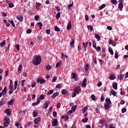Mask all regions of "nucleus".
<instances>
[{
    "mask_svg": "<svg viewBox=\"0 0 128 128\" xmlns=\"http://www.w3.org/2000/svg\"><path fill=\"white\" fill-rule=\"evenodd\" d=\"M42 62V58L40 56H37L34 57L32 60L33 64L34 66H38Z\"/></svg>",
    "mask_w": 128,
    "mask_h": 128,
    "instance_id": "nucleus-1",
    "label": "nucleus"
},
{
    "mask_svg": "<svg viewBox=\"0 0 128 128\" xmlns=\"http://www.w3.org/2000/svg\"><path fill=\"white\" fill-rule=\"evenodd\" d=\"M40 100H44V94H41L40 96L37 98L36 102L32 103V106H36L40 104Z\"/></svg>",
    "mask_w": 128,
    "mask_h": 128,
    "instance_id": "nucleus-2",
    "label": "nucleus"
},
{
    "mask_svg": "<svg viewBox=\"0 0 128 128\" xmlns=\"http://www.w3.org/2000/svg\"><path fill=\"white\" fill-rule=\"evenodd\" d=\"M106 104L104 105V108H106V110H108L110 108V104H112V102H110V99L108 98L106 99Z\"/></svg>",
    "mask_w": 128,
    "mask_h": 128,
    "instance_id": "nucleus-3",
    "label": "nucleus"
},
{
    "mask_svg": "<svg viewBox=\"0 0 128 128\" xmlns=\"http://www.w3.org/2000/svg\"><path fill=\"white\" fill-rule=\"evenodd\" d=\"M10 124V118L6 117L4 119V126H8Z\"/></svg>",
    "mask_w": 128,
    "mask_h": 128,
    "instance_id": "nucleus-4",
    "label": "nucleus"
},
{
    "mask_svg": "<svg viewBox=\"0 0 128 128\" xmlns=\"http://www.w3.org/2000/svg\"><path fill=\"white\" fill-rule=\"evenodd\" d=\"M37 82H38V84H44V82H46V80L44 78H38L37 79Z\"/></svg>",
    "mask_w": 128,
    "mask_h": 128,
    "instance_id": "nucleus-5",
    "label": "nucleus"
},
{
    "mask_svg": "<svg viewBox=\"0 0 128 128\" xmlns=\"http://www.w3.org/2000/svg\"><path fill=\"white\" fill-rule=\"evenodd\" d=\"M88 82L86 80V78H84L82 82V86L86 88V82Z\"/></svg>",
    "mask_w": 128,
    "mask_h": 128,
    "instance_id": "nucleus-6",
    "label": "nucleus"
},
{
    "mask_svg": "<svg viewBox=\"0 0 128 128\" xmlns=\"http://www.w3.org/2000/svg\"><path fill=\"white\" fill-rule=\"evenodd\" d=\"M52 126H58V120L52 119Z\"/></svg>",
    "mask_w": 128,
    "mask_h": 128,
    "instance_id": "nucleus-7",
    "label": "nucleus"
},
{
    "mask_svg": "<svg viewBox=\"0 0 128 128\" xmlns=\"http://www.w3.org/2000/svg\"><path fill=\"white\" fill-rule=\"evenodd\" d=\"M6 90L7 88L4 87V88L2 90V94L4 96H6Z\"/></svg>",
    "mask_w": 128,
    "mask_h": 128,
    "instance_id": "nucleus-8",
    "label": "nucleus"
},
{
    "mask_svg": "<svg viewBox=\"0 0 128 128\" xmlns=\"http://www.w3.org/2000/svg\"><path fill=\"white\" fill-rule=\"evenodd\" d=\"M4 113L7 114V116H10L12 114L10 109L8 108L4 110Z\"/></svg>",
    "mask_w": 128,
    "mask_h": 128,
    "instance_id": "nucleus-9",
    "label": "nucleus"
},
{
    "mask_svg": "<svg viewBox=\"0 0 128 128\" xmlns=\"http://www.w3.org/2000/svg\"><path fill=\"white\" fill-rule=\"evenodd\" d=\"M109 78L110 80H116V75L114 74H110Z\"/></svg>",
    "mask_w": 128,
    "mask_h": 128,
    "instance_id": "nucleus-10",
    "label": "nucleus"
},
{
    "mask_svg": "<svg viewBox=\"0 0 128 128\" xmlns=\"http://www.w3.org/2000/svg\"><path fill=\"white\" fill-rule=\"evenodd\" d=\"M59 94L60 93L58 92L54 93V94L51 96L52 98V100H54V98H56V96H58Z\"/></svg>",
    "mask_w": 128,
    "mask_h": 128,
    "instance_id": "nucleus-11",
    "label": "nucleus"
},
{
    "mask_svg": "<svg viewBox=\"0 0 128 128\" xmlns=\"http://www.w3.org/2000/svg\"><path fill=\"white\" fill-rule=\"evenodd\" d=\"M82 90L80 88V86H78L75 88V89L74 90V92H76V94H78L80 92V90Z\"/></svg>",
    "mask_w": 128,
    "mask_h": 128,
    "instance_id": "nucleus-12",
    "label": "nucleus"
},
{
    "mask_svg": "<svg viewBox=\"0 0 128 128\" xmlns=\"http://www.w3.org/2000/svg\"><path fill=\"white\" fill-rule=\"evenodd\" d=\"M72 78H74L76 82L78 80V78H76V74L74 72H72Z\"/></svg>",
    "mask_w": 128,
    "mask_h": 128,
    "instance_id": "nucleus-13",
    "label": "nucleus"
},
{
    "mask_svg": "<svg viewBox=\"0 0 128 128\" xmlns=\"http://www.w3.org/2000/svg\"><path fill=\"white\" fill-rule=\"evenodd\" d=\"M112 88H114V90H118V83L114 82H113L112 84Z\"/></svg>",
    "mask_w": 128,
    "mask_h": 128,
    "instance_id": "nucleus-14",
    "label": "nucleus"
},
{
    "mask_svg": "<svg viewBox=\"0 0 128 128\" xmlns=\"http://www.w3.org/2000/svg\"><path fill=\"white\" fill-rule=\"evenodd\" d=\"M38 114V111L34 110L32 112V116L33 118H36V116Z\"/></svg>",
    "mask_w": 128,
    "mask_h": 128,
    "instance_id": "nucleus-15",
    "label": "nucleus"
},
{
    "mask_svg": "<svg viewBox=\"0 0 128 128\" xmlns=\"http://www.w3.org/2000/svg\"><path fill=\"white\" fill-rule=\"evenodd\" d=\"M67 30H70V28H72V22L70 21L69 22L67 27H66Z\"/></svg>",
    "mask_w": 128,
    "mask_h": 128,
    "instance_id": "nucleus-16",
    "label": "nucleus"
},
{
    "mask_svg": "<svg viewBox=\"0 0 128 128\" xmlns=\"http://www.w3.org/2000/svg\"><path fill=\"white\" fill-rule=\"evenodd\" d=\"M40 122V118H36L34 120V122L36 124H38V122Z\"/></svg>",
    "mask_w": 128,
    "mask_h": 128,
    "instance_id": "nucleus-17",
    "label": "nucleus"
},
{
    "mask_svg": "<svg viewBox=\"0 0 128 128\" xmlns=\"http://www.w3.org/2000/svg\"><path fill=\"white\" fill-rule=\"evenodd\" d=\"M82 44L84 46V52H86V48H88V42H86L85 43H82Z\"/></svg>",
    "mask_w": 128,
    "mask_h": 128,
    "instance_id": "nucleus-18",
    "label": "nucleus"
},
{
    "mask_svg": "<svg viewBox=\"0 0 128 128\" xmlns=\"http://www.w3.org/2000/svg\"><path fill=\"white\" fill-rule=\"evenodd\" d=\"M16 18L17 20H20V22H22V20H24V16H17Z\"/></svg>",
    "mask_w": 128,
    "mask_h": 128,
    "instance_id": "nucleus-19",
    "label": "nucleus"
},
{
    "mask_svg": "<svg viewBox=\"0 0 128 128\" xmlns=\"http://www.w3.org/2000/svg\"><path fill=\"white\" fill-rule=\"evenodd\" d=\"M14 89V84L12 83V80H10V84L9 86V90Z\"/></svg>",
    "mask_w": 128,
    "mask_h": 128,
    "instance_id": "nucleus-20",
    "label": "nucleus"
},
{
    "mask_svg": "<svg viewBox=\"0 0 128 128\" xmlns=\"http://www.w3.org/2000/svg\"><path fill=\"white\" fill-rule=\"evenodd\" d=\"M15 100L14 98L12 99L10 102H8V106H12Z\"/></svg>",
    "mask_w": 128,
    "mask_h": 128,
    "instance_id": "nucleus-21",
    "label": "nucleus"
},
{
    "mask_svg": "<svg viewBox=\"0 0 128 128\" xmlns=\"http://www.w3.org/2000/svg\"><path fill=\"white\" fill-rule=\"evenodd\" d=\"M62 94H68V90H63L62 92Z\"/></svg>",
    "mask_w": 128,
    "mask_h": 128,
    "instance_id": "nucleus-22",
    "label": "nucleus"
},
{
    "mask_svg": "<svg viewBox=\"0 0 128 128\" xmlns=\"http://www.w3.org/2000/svg\"><path fill=\"white\" fill-rule=\"evenodd\" d=\"M124 8V4H118V8L120 12L122 10V8Z\"/></svg>",
    "mask_w": 128,
    "mask_h": 128,
    "instance_id": "nucleus-23",
    "label": "nucleus"
},
{
    "mask_svg": "<svg viewBox=\"0 0 128 128\" xmlns=\"http://www.w3.org/2000/svg\"><path fill=\"white\" fill-rule=\"evenodd\" d=\"M87 28L88 30H90V32H92V30H94V27H92V26H90V25H88L87 26Z\"/></svg>",
    "mask_w": 128,
    "mask_h": 128,
    "instance_id": "nucleus-24",
    "label": "nucleus"
},
{
    "mask_svg": "<svg viewBox=\"0 0 128 128\" xmlns=\"http://www.w3.org/2000/svg\"><path fill=\"white\" fill-rule=\"evenodd\" d=\"M22 64H20L18 67V72H22Z\"/></svg>",
    "mask_w": 128,
    "mask_h": 128,
    "instance_id": "nucleus-25",
    "label": "nucleus"
},
{
    "mask_svg": "<svg viewBox=\"0 0 128 128\" xmlns=\"http://www.w3.org/2000/svg\"><path fill=\"white\" fill-rule=\"evenodd\" d=\"M62 60H66V58H68V56L66 55H64V53H62Z\"/></svg>",
    "mask_w": 128,
    "mask_h": 128,
    "instance_id": "nucleus-26",
    "label": "nucleus"
},
{
    "mask_svg": "<svg viewBox=\"0 0 128 128\" xmlns=\"http://www.w3.org/2000/svg\"><path fill=\"white\" fill-rule=\"evenodd\" d=\"M95 38L97 40L100 42V36L98 35V34H95Z\"/></svg>",
    "mask_w": 128,
    "mask_h": 128,
    "instance_id": "nucleus-27",
    "label": "nucleus"
},
{
    "mask_svg": "<svg viewBox=\"0 0 128 128\" xmlns=\"http://www.w3.org/2000/svg\"><path fill=\"white\" fill-rule=\"evenodd\" d=\"M18 80H16L14 82V90H16V88H18Z\"/></svg>",
    "mask_w": 128,
    "mask_h": 128,
    "instance_id": "nucleus-28",
    "label": "nucleus"
},
{
    "mask_svg": "<svg viewBox=\"0 0 128 128\" xmlns=\"http://www.w3.org/2000/svg\"><path fill=\"white\" fill-rule=\"evenodd\" d=\"M54 94V90H50L49 92H47V96H50V94Z\"/></svg>",
    "mask_w": 128,
    "mask_h": 128,
    "instance_id": "nucleus-29",
    "label": "nucleus"
},
{
    "mask_svg": "<svg viewBox=\"0 0 128 128\" xmlns=\"http://www.w3.org/2000/svg\"><path fill=\"white\" fill-rule=\"evenodd\" d=\"M108 52H110V54L112 56L114 54V51L112 50V48H111V47H109L108 48Z\"/></svg>",
    "mask_w": 128,
    "mask_h": 128,
    "instance_id": "nucleus-30",
    "label": "nucleus"
},
{
    "mask_svg": "<svg viewBox=\"0 0 128 128\" xmlns=\"http://www.w3.org/2000/svg\"><path fill=\"white\" fill-rule=\"evenodd\" d=\"M110 93L112 94V96H116L117 94L116 92L114 91V90H111Z\"/></svg>",
    "mask_w": 128,
    "mask_h": 128,
    "instance_id": "nucleus-31",
    "label": "nucleus"
},
{
    "mask_svg": "<svg viewBox=\"0 0 128 128\" xmlns=\"http://www.w3.org/2000/svg\"><path fill=\"white\" fill-rule=\"evenodd\" d=\"M71 110H72V112H76V106L75 105L74 106H72Z\"/></svg>",
    "mask_w": 128,
    "mask_h": 128,
    "instance_id": "nucleus-32",
    "label": "nucleus"
},
{
    "mask_svg": "<svg viewBox=\"0 0 128 128\" xmlns=\"http://www.w3.org/2000/svg\"><path fill=\"white\" fill-rule=\"evenodd\" d=\"M70 46H71L72 48H74V40H72V42H70Z\"/></svg>",
    "mask_w": 128,
    "mask_h": 128,
    "instance_id": "nucleus-33",
    "label": "nucleus"
},
{
    "mask_svg": "<svg viewBox=\"0 0 128 128\" xmlns=\"http://www.w3.org/2000/svg\"><path fill=\"white\" fill-rule=\"evenodd\" d=\"M46 70H52V66H50V64L46 65Z\"/></svg>",
    "mask_w": 128,
    "mask_h": 128,
    "instance_id": "nucleus-34",
    "label": "nucleus"
},
{
    "mask_svg": "<svg viewBox=\"0 0 128 128\" xmlns=\"http://www.w3.org/2000/svg\"><path fill=\"white\" fill-rule=\"evenodd\" d=\"M32 124V122H28V123H26V124L24 126L25 128H26V127H28V126H30V124Z\"/></svg>",
    "mask_w": 128,
    "mask_h": 128,
    "instance_id": "nucleus-35",
    "label": "nucleus"
},
{
    "mask_svg": "<svg viewBox=\"0 0 128 128\" xmlns=\"http://www.w3.org/2000/svg\"><path fill=\"white\" fill-rule=\"evenodd\" d=\"M6 104V101H4V100H0V106H4Z\"/></svg>",
    "mask_w": 128,
    "mask_h": 128,
    "instance_id": "nucleus-36",
    "label": "nucleus"
},
{
    "mask_svg": "<svg viewBox=\"0 0 128 128\" xmlns=\"http://www.w3.org/2000/svg\"><path fill=\"white\" fill-rule=\"evenodd\" d=\"M92 44L93 48H96V41L93 40L92 42Z\"/></svg>",
    "mask_w": 128,
    "mask_h": 128,
    "instance_id": "nucleus-37",
    "label": "nucleus"
},
{
    "mask_svg": "<svg viewBox=\"0 0 128 128\" xmlns=\"http://www.w3.org/2000/svg\"><path fill=\"white\" fill-rule=\"evenodd\" d=\"M118 80H123L124 78V76L122 74H120L118 76Z\"/></svg>",
    "mask_w": 128,
    "mask_h": 128,
    "instance_id": "nucleus-38",
    "label": "nucleus"
},
{
    "mask_svg": "<svg viewBox=\"0 0 128 128\" xmlns=\"http://www.w3.org/2000/svg\"><path fill=\"white\" fill-rule=\"evenodd\" d=\"M106 4H103L102 5H101L100 7H99V10H102V8H104V7L106 6Z\"/></svg>",
    "mask_w": 128,
    "mask_h": 128,
    "instance_id": "nucleus-39",
    "label": "nucleus"
},
{
    "mask_svg": "<svg viewBox=\"0 0 128 128\" xmlns=\"http://www.w3.org/2000/svg\"><path fill=\"white\" fill-rule=\"evenodd\" d=\"M40 4L38 2H36V10H40Z\"/></svg>",
    "mask_w": 128,
    "mask_h": 128,
    "instance_id": "nucleus-40",
    "label": "nucleus"
},
{
    "mask_svg": "<svg viewBox=\"0 0 128 128\" xmlns=\"http://www.w3.org/2000/svg\"><path fill=\"white\" fill-rule=\"evenodd\" d=\"M60 64H62V62H57L56 66V68H60Z\"/></svg>",
    "mask_w": 128,
    "mask_h": 128,
    "instance_id": "nucleus-41",
    "label": "nucleus"
},
{
    "mask_svg": "<svg viewBox=\"0 0 128 128\" xmlns=\"http://www.w3.org/2000/svg\"><path fill=\"white\" fill-rule=\"evenodd\" d=\"M4 44H6V41L3 40L2 42L0 43V46L2 48Z\"/></svg>",
    "mask_w": 128,
    "mask_h": 128,
    "instance_id": "nucleus-42",
    "label": "nucleus"
},
{
    "mask_svg": "<svg viewBox=\"0 0 128 128\" xmlns=\"http://www.w3.org/2000/svg\"><path fill=\"white\" fill-rule=\"evenodd\" d=\"M88 68H90V66H88V64H86L85 66L86 72H88Z\"/></svg>",
    "mask_w": 128,
    "mask_h": 128,
    "instance_id": "nucleus-43",
    "label": "nucleus"
},
{
    "mask_svg": "<svg viewBox=\"0 0 128 128\" xmlns=\"http://www.w3.org/2000/svg\"><path fill=\"white\" fill-rule=\"evenodd\" d=\"M74 6V3L70 4L68 6V10H70V8H72Z\"/></svg>",
    "mask_w": 128,
    "mask_h": 128,
    "instance_id": "nucleus-44",
    "label": "nucleus"
},
{
    "mask_svg": "<svg viewBox=\"0 0 128 128\" xmlns=\"http://www.w3.org/2000/svg\"><path fill=\"white\" fill-rule=\"evenodd\" d=\"M111 2L113 4H118L116 0H111Z\"/></svg>",
    "mask_w": 128,
    "mask_h": 128,
    "instance_id": "nucleus-45",
    "label": "nucleus"
},
{
    "mask_svg": "<svg viewBox=\"0 0 128 128\" xmlns=\"http://www.w3.org/2000/svg\"><path fill=\"white\" fill-rule=\"evenodd\" d=\"M91 98H92V100L96 102V96H94V94H92L91 96Z\"/></svg>",
    "mask_w": 128,
    "mask_h": 128,
    "instance_id": "nucleus-46",
    "label": "nucleus"
},
{
    "mask_svg": "<svg viewBox=\"0 0 128 128\" xmlns=\"http://www.w3.org/2000/svg\"><path fill=\"white\" fill-rule=\"evenodd\" d=\"M88 106H86L85 108H84L82 110V112H83V114H84V112H86V110H88Z\"/></svg>",
    "mask_w": 128,
    "mask_h": 128,
    "instance_id": "nucleus-47",
    "label": "nucleus"
},
{
    "mask_svg": "<svg viewBox=\"0 0 128 128\" xmlns=\"http://www.w3.org/2000/svg\"><path fill=\"white\" fill-rule=\"evenodd\" d=\"M9 22H10L11 24L12 25V26H16V25H14V20H8Z\"/></svg>",
    "mask_w": 128,
    "mask_h": 128,
    "instance_id": "nucleus-48",
    "label": "nucleus"
},
{
    "mask_svg": "<svg viewBox=\"0 0 128 128\" xmlns=\"http://www.w3.org/2000/svg\"><path fill=\"white\" fill-rule=\"evenodd\" d=\"M88 118H85V119H82V122H88Z\"/></svg>",
    "mask_w": 128,
    "mask_h": 128,
    "instance_id": "nucleus-49",
    "label": "nucleus"
},
{
    "mask_svg": "<svg viewBox=\"0 0 128 128\" xmlns=\"http://www.w3.org/2000/svg\"><path fill=\"white\" fill-rule=\"evenodd\" d=\"M24 82H26V80H22L21 84H20L21 86H24Z\"/></svg>",
    "mask_w": 128,
    "mask_h": 128,
    "instance_id": "nucleus-50",
    "label": "nucleus"
},
{
    "mask_svg": "<svg viewBox=\"0 0 128 128\" xmlns=\"http://www.w3.org/2000/svg\"><path fill=\"white\" fill-rule=\"evenodd\" d=\"M60 12H58L56 14V18H60Z\"/></svg>",
    "mask_w": 128,
    "mask_h": 128,
    "instance_id": "nucleus-51",
    "label": "nucleus"
},
{
    "mask_svg": "<svg viewBox=\"0 0 128 128\" xmlns=\"http://www.w3.org/2000/svg\"><path fill=\"white\" fill-rule=\"evenodd\" d=\"M95 50H96V52H100V46H98V47H96V48H95Z\"/></svg>",
    "mask_w": 128,
    "mask_h": 128,
    "instance_id": "nucleus-52",
    "label": "nucleus"
},
{
    "mask_svg": "<svg viewBox=\"0 0 128 128\" xmlns=\"http://www.w3.org/2000/svg\"><path fill=\"white\" fill-rule=\"evenodd\" d=\"M54 30H56V32H60V28L58 27V26H56L54 27Z\"/></svg>",
    "mask_w": 128,
    "mask_h": 128,
    "instance_id": "nucleus-53",
    "label": "nucleus"
},
{
    "mask_svg": "<svg viewBox=\"0 0 128 128\" xmlns=\"http://www.w3.org/2000/svg\"><path fill=\"white\" fill-rule=\"evenodd\" d=\"M56 88H62V84H58L56 86Z\"/></svg>",
    "mask_w": 128,
    "mask_h": 128,
    "instance_id": "nucleus-54",
    "label": "nucleus"
},
{
    "mask_svg": "<svg viewBox=\"0 0 128 128\" xmlns=\"http://www.w3.org/2000/svg\"><path fill=\"white\" fill-rule=\"evenodd\" d=\"M57 114H58L56 113V111L53 112V116L54 118H56Z\"/></svg>",
    "mask_w": 128,
    "mask_h": 128,
    "instance_id": "nucleus-55",
    "label": "nucleus"
},
{
    "mask_svg": "<svg viewBox=\"0 0 128 128\" xmlns=\"http://www.w3.org/2000/svg\"><path fill=\"white\" fill-rule=\"evenodd\" d=\"M126 112V108H122V114H124V112Z\"/></svg>",
    "mask_w": 128,
    "mask_h": 128,
    "instance_id": "nucleus-56",
    "label": "nucleus"
},
{
    "mask_svg": "<svg viewBox=\"0 0 128 128\" xmlns=\"http://www.w3.org/2000/svg\"><path fill=\"white\" fill-rule=\"evenodd\" d=\"M114 58H118V52H115Z\"/></svg>",
    "mask_w": 128,
    "mask_h": 128,
    "instance_id": "nucleus-57",
    "label": "nucleus"
},
{
    "mask_svg": "<svg viewBox=\"0 0 128 128\" xmlns=\"http://www.w3.org/2000/svg\"><path fill=\"white\" fill-rule=\"evenodd\" d=\"M38 24L40 28H42V22H38Z\"/></svg>",
    "mask_w": 128,
    "mask_h": 128,
    "instance_id": "nucleus-58",
    "label": "nucleus"
},
{
    "mask_svg": "<svg viewBox=\"0 0 128 128\" xmlns=\"http://www.w3.org/2000/svg\"><path fill=\"white\" fill-rule=\"evenodd\" d=\"M107 30H112V26H107Z\"/></svg>",
    "mask_w": 128,
    "mask_h": 128,
    "instance_id": "nucleus-59",
    "label": "nucleus"
},
{
    "mask_svg": "<svg viewBox=\"0 0 128 128\" xmlns=\"http://www.w3.org/2000/svg\"><path fill=\"white\" fill-rule=\"evenodd\" d=\"M8 6H9V8H14V4L12 3L9 4Z\"/></svg>",
    "mask_w": 128,
    "mask_h": 128,
    "instance_id": "nucleus-60",
    "label": "nucleus"
},
{
    "mask_svg": "<svg viewBox=\"0 0 128 128\" xmlns=\"http://www.w3.org/2000/svg\"><path fill=\"white\" fill-rule=\"evenodd\" d=\"M56 80V76H54L52 80V82H54Z\"/></svg>",
    "mask_w": 128,
    "mask_h": 128,
    "instance_id": "nucleus-61",
    "label": "nucleus"
},
{
    "mask_svg": "<svg viewBox=\"0 0 128 128\" xmlns=\"http://www.w3.org/2000/svg\"><path fill=\"white\" fill-rule=\"evenodd\" d=\"M46 34H50V29H47L46 30Z\"/></svg>",
    "mask_w": 128,
    "mask_h": 128,
    "instance_id": "nucleus-62",
    "label": "nucleus"
},
{
    "mask_svg": "<svg viewBox=\"0 0 128 128\" xmlns=\"http://www.w3.org/2000/svg\"><path fill=\"white\" fill-rule=\"evenodd\" d=\"M109 128H116L112 124H109Z\"/></svg>",
    "mask_w": 128,
    "mask_h": 128,
    "instance_id": "nucleus-63",
    "label": "nucleus"
},
{
    "mask_svg": "<svg viewBox=\"0 0 128 128\" xmlns=\"http://www.w3.org/2000/svg\"><path fill=\"white\" fill-rule=\"evenodd\" d=\"M27 34H30L32 32V30L30 29H28L26 30Z\"/></svg>",
    "mask_w": 128,
    "mask_h": 128,
    "instance_id": "nucleus-64",
    "label": "nucleus"
}]
</instances>
